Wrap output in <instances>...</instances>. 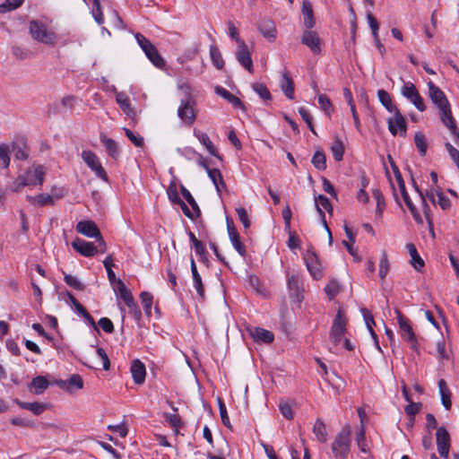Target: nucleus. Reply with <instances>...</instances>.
<instances>
[{
    "label": "nucleus",
    "instance_id": "nucleus-5",
    "mask_svg": "<svg viewBox=\"0 0 459 459\" xmlns=\"http://www.w3.org/2000/svg\"><path fill=\"white\" fill-rule=\"evenodd\" d=\"M394 313L396 315L397 323L399 325V332L401 337L403 341L407 342L410 348L418 352L419 351V342L418 339L415 335V333L411 325V321L407 318L400 309L395 308Z\"/></svg>",
    "mask_w": 459,
    "mask_h": 459
},
{
    "label": "nucleus",
    "instance_id": "nucleus-31",
    "mask_svg": "<svg viewBox=\"0 0 459 459\" xmlns=\"http://www.w3.org/2000/svg\"><path fill=\"white\" fill-rule=\"evenodd\" d=\"M437 384L441 396V403L446 410H450L452 406L450 390L444 379H439Z\"/></svg>",
    "mask_w": 459,
    "mask_h": 459
},
{
    "label": "nucleus",
    "instance_id": "nucleus-53",
    "mask_svg": "<svg viewBox=\"0 0 459 459\" xmlns=\"http://www.w3.org/2000/svg\"><path fill=\"white\" fill-rule=\"evenodd\" d=\"M372 195L377 201V214L381 216L385 206L384 196L379 189H374Z\"/></svg>",
    "mask_w": 459,
    "mask_h": 459
},
{
    "label": "nucleus",
    "instance_id": "nucleus-9",
    "mask_svg": "<svg viewBox=\"0 0 459 459\" xmlns=\"http://www.w3.org/2000/svg\"><path fill=\"white\" fill-rule=\"evenodd\" d=\"M195 100L191 95L186 96V98L180 101V105L178 108V116L186 126H191L195 121Z\"/></svg>",
    "mask_w": 459,
    "mask_h": 459
},
{
    "label": "nucleus",
    "instance_id": "nucleus-1",
    "mask_svg": "<svg viewBox=\"0 0 459 459\" xmlns=\"http://www.w3.org/2000/svg\"><path fill=\"white\" fill-rule=\"evenodd\" d=\"M429 96L439 110L442 123L450 130L455 144L459 147V130L453 117L449 101L443 91L433 82H428Z\"/></svg>",
    "mask_w": 459,
    "mask_h": 459
},
{
    "label": "nucleus",
    "instance_id": "nucleus-22",
    "mask_svg": "<svg viewBox=\"0 0 459 459\" xmlns=\"http://www.w3.org/2000/svg\"><path fill=\"white\" fill-rule=\"evenodd\" d=\"M194 135L206 148V150L208 151V152L211 155L221 160V156L218 152L216 147L214 146V144L212 143V142L211 141L210 137L208 136V134L206 133H203V132L195 130Z\"/></svg>",
    "mask_w": 459,
    "mask_h": 459
},
{
    "label": "nucleus",
    "instance_id": "nucleus-39",
    "mask_svg": "<svg viewBox=\"0 0 459 459\" xmlns=\"http://www.w3.org/2000/svg\"><path fill=\"white\" fill-rule=\"evenodd\" d=\"M414 143L420 156H425L428 149V143L425 135L420 132H417L414 135Z\"/></svg>",
    "mask_w": 459,
    "mask_h": 459
},
{
    "label": "nucleus",
    "instance_id": "nucleus-25",
    "mask_svg": "<svg viewBox=\"0 0 459 459\" xmlns=\"http://www.w3.org/2000/svg\"><path fill=\"white\" fill-rule=\"evenodd\" d=\"M280 87L288 99H294V82L288 73L282 74Z\"/></svg>",
    "mask_w": 459,
    "mask_h": 459
},
{
    "label": "nucleus",
    "instance_id": "nucleus-63",
    "mask_svg": "<svg viewBox=\"0 0 459 459\" xmlns=\"http://www.w3.org/2000/svg\"><path fill=\"white\" fill-rule=\"evenodd\" d=\"M238 220L241 221L245 229H248L251 225V221L248 218L247 210L244 207L236 208Z\"/></svg>",
    "mask_w": 459,
    "mask_h": 459
},
{
    "label": "nucleus",
    "instance_id": "nucleus-28",
    "mask_svg": "<svg viewBox=\"0 0 459 459\" xmlns=\"http://www.w3.org/2000/svg\"><path fill=\"white\" fill-rule=\"evenodd\" d=\"M406 247L411 255V264L413 266L415 270L420 271L424 267L425 263L423 259L420 256L415 245L412 243H408L406 245Z\"/></svg>",
    "mask_w": 459,
    "mask_h": 459
},
{
    "label": "nucleus",
    "instance_id": "nucleus-13",
    "mask_svg": "<svg viewBox=\"0 0 459 459\" xmlns=\"http://www.w3.org/2000/svg\"><path fill=\"white\" fill-rule=\"evenodd\" d=\"M82 158L88 167L95 172L97 177L107 181L108 177L105 169L101 166L97 155L91 151H83L82 152Z\"/></svg>",
    "mask_w": 459,
    "mask_h": 459
},
{
    "label": "nucleus",
    "instance_id": "nucleus-15",
    "mask_svg": "<svg viewBox=\"0 0 459 459\" xmlns=\"http://www.w3.org/2000/svg\"><path fill=\"white\" fill-rule=\"evenodd\" d=\"M304 260L312 277L315 280L321 279L323 277V272L316 252L312 249H307L304 255Z\"/></svg>",
    "mask_w": 459,
    "mask_h": 459
},
{
    "label": "nucleus",
    "instance_id": "nucleus-32",
    "mask_svg": "<svg viewBox=\"0 0 459 459\" xmlns=\"http://www.w3.org/2000/svg\"><path fill=\"white\" fill-rule=\"evenodd\" d=\"M215 91L216 93H218L220 96L227 100L230 104H232L234 108H244L241 100L237 96L230 92L228 90L221 86H217Z\"/></svg>",
    "mask_w": 459,
    "mask_h": 459
},
{
    "label": "nucleus",
    "instance_id": "nucleus-52",
    "mask_svg": "<svg viewBox=\"0 0 459 459\" xmlns=\"http://www.w3.org/2000/svg\"><path fill=\"white\" fill-rule=\"evenodd\" d=\"M422 404L420 403H408L405 406L404 411L406 414L411 418V422L414 420V416L420 411Z\"/></svg>",
    "mask_w": 459,
    "mask_h": 459
},
{
    "label": "nucleus",
    "instance_id": "nucleus-36",
    "mask_svg": "<svg viewBox=\"0 0 459 459\" xmlns=\"http://www.w3.org/2000/svg\"><path fill=\"white\" fill-rule=\"evenodd\" d=\"M180 191L183 195V197L186 200V202L189 204V205L192 207L194 212L195 213L196 217H199L201 214L200 208L195 202V198L191 195V193L185 187V186H180Z\"/></svg>",
    "mask_w": 459,
    "mask_h": 459
},
{
    "label": "nucleus",
    "instance_id": "nucleus-42",
    "mask_svg": "<svg viewBox=\"0 0 459 459\" xmlns=\"http://www.w3.org/2000/svg\"><path fill=\"white\" fill-rule=\"evenodd\" d=\"M117 293L120 299L125 302V304L131 300L132 299H134L132 293L126 288V284L123 282L122 280L117 281Z\"/></svg>",
    "mask_w": 459,
    "mask_h": 459
},
{
    "label": "nucleus",
    "instance_id": "nucleus-19",
    "mask_svg": "<svg viewBox=\"0 0 459 459\" xmlns=\"http://www.w3.org/2000/svg\"><path fill=\"white\" fill-rule=\"evenodd\" d=\"M309 30L303 32L301 43L308 47L314 54H318L321 51L320 38L316 31Z\"/></svg>",
    "mask_w": 459,
    "mask_h": 459
},
{
    "label": "nucleus",
    "instance_id": "nucleus-59",
    "mask_svg": "<svg viewBox=\"0 0 459 459\" xmlns=\"http://www.w3.org/2000/svg\"><path fill=\"white\" fill-rule=\"evenodd\" d=\"M318 103L320 108L329 116L333 110V105L330 99L325 94H320L318 96Z\"/></svg>",
    "mask_w": 459,
    "mask_h": 459
},
{
    "label": "nucleus",
    "instance_id": "nucleus-49",
    "mask_svg": "<svg viewBox=\"0 0 459 459\" xmlns=\"http://www.w3.org/2000/svg\"><path fill=\"white\" fill-rule=\"evenodd\" d=\"M64 274H65L64 280L69 287H71L76 290H84V285L80 281V280L77 277L71 275V274L65 273H64Z\"/></svg>",
    "mask_w": 459,
    "mask_h": 459
},
{
    "label": "nucleus",
    "instance_id": "nucleus-24",
    "mask_svg": "<svg viewBox=\"0 0 459 459\" xmlns=\"http://www.w3.org/2000/svg\"><path fill=\"white\" fill-rule=\"evenodd\" d=\"M48 386V380L43 376H38L32 378L29 390L35 394H41Z\"/></svg>",
    "mask_w": 459,
    "mask_h": 459
},
{
    "label": "nucleus",
    "instance_id": "nucleus-21",
    "mask_svg": "<svg viewBox=\"0 0 459 459\" xmlns=\"http://www.w3.org/2000/svg\"><path fill=\"white\" fill-rule=\"evenodd\" d=\"M247 331L255 342L271 343L274 340L273 333L264 328L253 326L248 328Z\"/></svg>",
    "mask_w": 459,
    "mask_h": 459
},
{
    "label": "nucleus",
    "instance_id": "nucleus-12",
    "mask_svg": "<svg viewBox=\"0 0 459 459\" xmlns=\"http://www.w3.org/2000/svg\"><path fill=\"white\" fill-rule=\"evenodd\" d=\"M392 114L393 116L387 119L389 132L393 135H396L399 133L402 136H405L407 124L404 117L402 115L399 109L393 112Z\"/></svg>",
    "mask_w": 459,
    "mask_h": 459
},
{
    "label": "nucleus",
    "instance_id": "nucleus-10",
    "mask_svg": "<svg viewBox=\"0 0 459 459\" xmlns=\"http://www.w3.org/2000/svg\"><path fill=\"white\" fill-rule=\"evenodd\" d=\"M346 325L347 318L343 311L339 309L333 319L330 331V340L334 345H338L342 340V337L346 333Z\"/></svg>",
    "mask_w": 459,
    "mask_h": 459
},
{
    "label": "nucleus",
    "instance_id": "nucleus-37",
    "mask_svg": "<svg viewBox=\"0 0 459 459\" xmlns=\"http://www.w3.org/2000/svg\"><path fill=\"white\" fill-rule=\"evenodd\" d=\"M311 162L318 170H325L326 169V158L321 150H317L314 153Z\"/></svg>",
    "mask_w": 459,
    "mask_h": 459
},
{
    "label": "nucleus",
    "instance_id": "nucleus-20",
    "mask_svg": "<svg viewBox=\"0 0 459 459\" xmlns=\"http://www.w3.org/2000/svg\"><path fill=\"white\" fill-rule=\"evenodd\" d=\"M133 380L137 385H142L145 381L146 368L143 362L139 359H134L130 367Z\"/></svg>",
    "mask_w": 459,
    "mask_h": 459
},
{
    "label": "nucleus",
    "instance_id": "nucleus-29",
    "mask_svg": "<svg viewBox=\"0 0 459 459\" xmlns=\"http://www.w3.org/2000/svg\"><path fill=\"white\" fill-rule=\"evenodd\" d=\"M312 431L318 442L325 443L327 441L328 433L326 430V426L322 419L318 418L316 420Z\"/></svg>",
    "mask_w": 459,
    "mask_h": 459
},
{
    "label": "nucleus",
    "instance_id": "nucleus-7",
    "mask_svg": "<svg viewBox=\"0 0 459 459\" xmlns=\"http://www.w3.org/2000/svg\"><path fill=\"white\" fill-rule=\"evenodd\" d=\"M134 38L152 64L158 68H163L166 63L156 47L147 38L139 32L134 34Z\"/></svg>",
    "mask_w": 459,
    "mask_h": 459
},
{
    "label": "nucleus",
    "instance_id": "nucleus-43",
    "mask_svg": "<svg viewBox=\"0 0 459 459\" xmlns=\"http://www.w3.org/2000/svg\"><path fill=\"white\" fill-rule=\"evenodd\" d=\"M117 293L120 299L125 302V304L131 300L132 299H134L132 293L126 288V284L123 282L122 280L117 281Z\"/></svg>",
    "mask_w": 459,
    "mask_h": 459
},
{
    "label": "nucleus",
    "instance_id": "nucleus-61",
    "mask_svg": "<svg viewBox=\"0 0 459 459\" xmlns=\"http://www.w3.org/2000/svg\"><path fill=\"white\" fill-rule=\"evenodd\" d=\"M316 206L318 205L319 208L322 210V208L325 209L328 212H333V206L329 201V199L323 195H319L317 197L315 198Z\"/></svg>",
    "mask_w": 459,
    "mask_h": 459
},
{
    "label": "nucleus",
    "instance_id": "nucleus-30",
    "mask_svg": "<svg viewBox=\"0 0 459 459\" xmlns=\"http://www.w3.org/2000/svg\"><path fill=\"white\" fill-rule=\"evenodd\" d=\"M288 289L290 291V296L295 297L298 301L301 300V295H300V281L299 279V276L297 275H290L288 276L287 281Z\"/></svg>",
    "mask_w": 459,
    "mask_h": 459
},
{
    "label": "nucleus",
    "instance_id": "nucleus-35",
    "mask_svg": "<svg viewBox=\"0 0 459 459\" xmlns=\"http://www.w3.org/2000/svg\"><path fill=\"white\" fill-rule=\"evenodd\" d=\"M210 56L213 65L221 70L224 66V60L219 48L215 45L210 47Z\"/></svg>",
    "mask_w": 459,
    "mask_h": 459
},
{
    "label": "nucleus",
    "instance_id": "nucleus-16",
    "mask_svg": "<svg viewBox=\"0 0 459 459\" xmlns=\"http://www.w3.org/2000/svg\"><path fill=\"white\" fill-rule=\"evenodd\" d=\"M436 440L438 454L445 459L448 458L450 450V435L444 427H439L436 432Z\"/></svg>",
    "mask_w": 459,
    "mask_h": 459
},
{
    "label": "nucleus",
    "instance_id": "nucleus-34",
    "mask_svg": "<svg viewBox=\"0 0 459 459\" xmlns=\"http://www.w3.org/2000/svg\"><path fill=\"white\" fill-rule=\"evenodd\" d=\"M30 204L39 206L53 205L54 198L48 194H39L37 196H28Z\"/></svg>",
    "mask_w": 459,
    "mask_h": 459
},
{
    "label": "nucleus",
    "instance_id": "nucleus-46",
    "mask_svg": "<svg viewBox=\"0 0 459 459\" xmlns=\"http://www.w3.org/2000/svg\"><path fill=\"white\" fill-rule=\"evenodd\" d=\"M140 299H141L144 312L147 315H150L151 310H152V299H153L152 294L148 291H143L140 294Z\"/></svg>",
    "mask_w": 459,
    "mask_h": 459
},
{
    "label": "nucleus",
    "instance_id": "nucleus-50",
    "mask_svg": "<svg viewBox=\"0 0 459 459\" xmlns=\"http://www.w3.org/2000/svg\"><path fill=\"white\" fill-rule=\"evenodd\" d=\"M116 100L121 109L126 113H128L131 110L130 108V100L125 92H118L116 95Z\"/></svg>",
    "mask_w": 459,
    "mask_h": 459
},
{
    "label": "nucleus",
    "instance_id": "nucleus-23",
    "mask_svg": "<svg viewBox=\"0 0 459 459\" xmlns=\"http://www.w3.org/2000/svg\"><path fill=\"white\" fill-rule=\"evenodd\" d=\"M301 11L305 27L307 29H312L316 24L312 4L308 0H303Z\"/></svg>",
    "mask_w": 459,
    "mask_h": 459
},
{
    "label": "nucleus",
    "instance_id": "nucleus-58",
    "mask_svg": "<svg viewBox=\"0 0 459 459\" xmlns=\"http://www.w3.org/2000/svg\"><path fill=\"white\" fill-rule=\"evenodd\" d=\"M10 422L13 426L22 427V428H34L35 423L33 420L25 419V418H20V417H14L10 420Z\"/></svg>",
    "mask_w": 459,
    "mask_h": 459
},
{
    "label": "nucleus",
    "instance_id": "nucleus-44",
    "mask_svg": "<svg viewBox=\"0 0 459 459\" xmlns=\"http://www.w3.org/2000/svg\"><path fill=\"white\" fill-rule=\"evenodd\" d=\"M11 149L8 144H0V160L2 161L3 168L7 169L10 165Z\"/></svg>",
    "mask_w": 459,
    "mask_h": 459
},
{
    "label": "nucleus",
    "instance_id": "nucleus-55",
    "mask_svg": "<svg viewBox=\"0 0 459 459\" xmlns=\"http://www.w3.org/2000/svg\"><path fill=\"white\" fill-rule=\"evenodd\" d=\"M356 442L359 446V449L362 453L368 452V445L366 443L365 429L363 427H361V429L356 434Z\"/></svg>",
    "mask_w": 459,
    "mask_h": 459
},
{
    "label": "nucleus",
    "instance_id": "nucleus-3",
    "mask_svg": "<svg viewBox=\"0 0 459 459\" xmlns=\"http://www.w3.org/2000/svg\"><path fill=\"white\" fill-rule=\"evenodd\" d=\"M351 427L345 425L335 436L332 445V453L335 459H347L351 449Z\"/></svg>",
    "mask_w": 459,
    "mask_h": 459
},
{
    "label": "nucleus",
    "instance_id": "nucleus-40",
    "mask_svg": "<svg viewBox=\"0 0 459 459\" xmlns=\"http://www.w3.org/2000/svg\"><path fill=\"white\" fill-rule=\"evenodd\" d=\"M341 287L337 281H330L325 287V292L329 299H333L340 292Z\"/></svg>",
    "mask_w": 459,
    "mask_h": 459
},
{
    "label": "nucleus",
    "instance_id": "nucleus-18",
    "mask_svg": "<svg viewBox=\"0 0 459 459\" xmlns=\"http://www.w3.org/2000/svg\"><path fill=\"white\" fill-rule=\"evenodd\" d=\"M259 32L270 42H273L277 37L276 26L271 19L264 18L257 24Z\"/></svg>",
    "mask_w": 459,
    "mask_h": 459
},
{
    "label": "nucleus",
    "instance_id": "nucleus-27",
    "mask_svg": "<svg viewBox=\"0 0 459 459\" xmlns=\"http://www.w3.org/2000/svg\"><path fill=\"white\" fill-rule=\"evenodd\" d=\"M14 403L21 408L24 410H28L34 413L35 415L42 414L46 410V405L38 402L34 403H27L22 402L19 399H15Z\"/></svg>",
    "mask_w": 459,
    "mask_h": 459
},
{
    "label": "nucleus",
    "instance_id": "nucleus-38",
    "mask_svg": "<svg viewBox=\"0 0 459 459\" xmlns=\"http://www.w3.org/2000/svg\"><path fill=\"white\" fill-rule=\"evenodd\" d=\"M331 151H332L333 159L336 161H341L343 159L344 145L339 138H336L334 140V142L333 143V144L331 146Z\"/></svg>",
    "mask_w": 459,
    "mask_h": 459
},
{
    "label": "nucleus",
    "instance_id": "nucleus-51",
    "mask_svg": "<svg viewBox=\"0 0 459 459\" xmlns=\"http://www.w3.org/2000/svg\"><path fill=\"white\" fill-rule=\"evenodd\" d=\"M167 194L169 201L175 204L182 203V199L179 197L178 193L177 185L175 182H171L167 189Z\"/></svg>",
    "mask_w": 459,
    "mask_h": 459
},
{
    "label": "nucleus",
    "instance_id": "nucleus-26",
    "mask_svg": "<svg viewBox=\"0 0 459 459\" xmlns=\"http://www.w3.org/2000/svg\"><path fill=\"white\" fill-rule=\"evenodd\" d=\"M100 143L104 145L108 154L112 158L117 159L119 156V149L117 143L113 139L108 138L104 134H100Z\"/></svg>",
    "mask_w": 459,
    "mask_h": 459
},
{
    "label": "nucleus",
    "instance_id": "nucleus-11",
    "mask_svg": "<svg viewBox=\"0 0 459 459\" xmlns=\"http://www.w3.org/2000/svg\"><path fill=\"white\" fill-rule=\"evenodd\" d=\"M401 93L404 98L410 100L419 111H425L426 106L424 104L423 99L412 82H403Z\"/></svg>",
    "mask_w": 459,
    "mask_h": 459
},
{
    "label": "nucleus",
    "instance_id": "nucleus-45",
    "mask_svg": "<svg viewBox=\"0 0 459 459\" xmlns=\"http://www.w3.org/2000/svg\"><path fill=\"white\" fill-rule=\"evenodd\" d=\"M24 0H5L0 4V13H5L20 7Z\"/></svg>",
    "mask_w": 459,
    "mask_h": 459
},
{
    "label": "nucleus",
    "instance_id": "nucleus-48",
    "mask_svg": "<svg viewBox=\"0 0 459 459\" xmlns=\"http://www.w3.org/2000/svg\"><path fill=\"white\" fill-rule=\"evenodd\" d=\"M75 99L74 96L68 95L64 97L60 101V107L57 108V112H66L73 109Z\"/></svg>",
    "mask_w": 459,
    "mask_h": 459
},
{
    "label": "nucleus",
    "instance_id": "nucleus-62",
    "mask_svg": "<svg viewBox=\"0 0 459 459\" xmlns=\"http://www.w3.org/2000/svg\"><path fill=\"white\" fill-rule=\"evenodd\" d=\"M68 386H70V391L74 389H82L83 387V380L80 375L74 374L67 379Z\"/></svg>",
    "mask_w": 459,
    "mask_h": 459
},
{
    "label": "nucleus",
    "instance_id": "nucleus-57",
    "mask_svg": "<svg viewBox=\"0 0 459 459\" xmlns=\"http://www.w3.org/2000/svg\"><path fill=\"white\" fill-rule=\"evenodd\" d=\"M163 416L165 420L169 422L172 428L178 429L181 427V420L178 414L165 412Z\"/></svg>",
    "mask_w": 459,
    "mask_h": 459
},
{
    "label": "nucleus",
    "instance_id": "nucleus-47",
    "mask_svg": "<svg viewBox=\"0 0 459 459\" xmlns=\"http://www.w3.org/2000/svg\"><path fill=\"white\" fill-rule=\"evenodd\" d=\"M253 90L259 95L264 100H270L272 96L268 88L260 82H255L252 85Z\"/></svg>",
    "mask_w": 459,
    "mask_h": 459
},
{
    "label": "nucleus",
    "instance_id": "nucleus-64",
    "mask_svg": "<svg viewBox=\"0 0 459 459\" xmlns=\"http://www.w3.org/2000/svg\"><path fill=\"white\" fill-rule=\"evenodd\" d=\"M108 429L118 434L120 437H126L128 433V429L125 422L117 425H108Z\"/></svg>",
    "mask_w": 459,
    "mask_h": 459
},
{
    "label": "nucleus",
    "instance_id": "nucleus-6",
    "mask_svg": "<svg viewBox=\"0 0 459 459\" xmlns=\"http://www.w3.org/2000/svg\"><path fill=\"white\" fill-rule=\"evenodd\" d=\"M29 30L32 39L38 42L48 46H54L57 41L56 34L39 21H30Z\"/></svg>",
    "mask_w": 459,
    "mask_h": 459
},
{
    "label": "nucleus",
    "instance_id": "nucleus-14",
    "mask_svg": "<svg viewBox=\"0 0 459 459\" xmlns=\"http://www.w3.org/2000/svg\"><path fill=\"white\" fill-rule=\"evenodd\" d=\"M238 62L250 74L254 72L251 53L245 41H238V49L235 53Z\"/></svg>",
    "mask_w": 459,
    "mask_h": 459
},
{
    "label": "nucleus",
    "instance_id": "nucleus-56",
    "mask_svg": "<svg viewBox=\"0 0 459 459\" xmlns=\"http://www.w3.org/2000/svg\"><path fill=\"white\" fill-rule=\"evenodd\" d=\"M194 287L197 292L198 297L204 300L205 298L204 287L202 281V277L200 274L192 276Z\"/></svg>",
    "mask_w": 459,
    "mask_h": 459
},
{
    "label": "nucleus",
    "instance_id": "nucleus-4",
    "mask_svg": "<svg viewBox=\"0 0 459 459\" xmlns=\"http://www.w3.org/2000/svg\"><path fill=\"white\" fill-rule=\"evenodd\" d=\"M414 187L416 189V191L420 194V197H421V200H422V203H423V206H424V214L426 216V219L428 221V222L430 224L431 223V221H430V218H429V205L427 204L426 203V197L429 198V200L433 204H439V206L443 209V210H447L450 208L451 206V203H450V200L447 196H446L441 191L439 190H435L434 187H430L429 189L426 190V193L423 194L418 186H416L414 185Z\"/></svg>",
    "mask_w": 459,
    "mask_h": 459
},
{
    "label": "nucleus",
    "instance_id": "nucleus-41",
    "mask_svg": "<svg viewBox=\"0 0 459 459\" xmlns=\"http://www.w3.org/2000/svg\"><path fill=\"white\" fill-rule=\"evenodd\" d=\"M206 172H207L209 178H211V180L212 181L213 185L215 186L216 189L218 191H220V185H221L223 186H225L220 169H210Z\"/></svg>",
    "mask_w": 459,
    "mask_h": 459
},
{
    "label": "nucleus",
    "instance_id": "nucleus-60",
    "mask_svg": "<svg viewBox=\"0 0 459 459\" xmlns=\"http://www.w3.org/2000/svg\"><path fill=\"white\" fill-rule=\"evenodd\" d=\"M125 134L127 138L136 146L143 147V138L137 134H134L128 128H124Z\"/></svg>",
    "mask_w": 459,
    "mask_h": 459
},
{
    "label": "nucleus",
    "instance_id": "nucleus-33",
    "mask_svg": "<svg viewBox=\"0 0 459 459\" xmlns=\"http://www.w3.org/2000/svg\"><path fill=\"white\" fill-rule=\"evenodd\" d=\"M377 97L381 104L386 108L388 112L391 114L396 110H398V108L393 103L391 96L389 93L385 90H378L377 91Z\"/></svg>",
    "mask_w": 459,
    "mask_h": 459
},
{
    "label": "nucleus",
    "instance_id": "nucleus-17",
    "mask_svg": "<svg viewBox=\"0 0 459 459\" xmlns=\"http://www.w3.org/2000/svg\"><path fill=\"white\" fill-rule=\"evenodd\" d=\"M72 247L82 255L91 257L100 252L99 244L94 245L91 242H87L83 239L76 238L72 242Z\"/></svg>",
    "mask_w": 459,
    "mask_h": 459
},
{
    "label": "nucleus",
    "instance_id": "nucleus-8",
    "mask_svg": "<svg viewBox=\"0 0 459 459\" xmlns=\"http://www.w3.org/2000/svg\"><path fill=\"white\" fill-rule=\"evenodd\" d=\"M76 231L80 234H82L88 238H96V242L99 244L100 252H106V242L97 226V224L92 221H81L76 225Z\"/></svg>",
    "mask_w": 459,
    "mask_h": 459
},
{
    "label": "nucleus",
    "instance_id": "nucleus-2",
    "mask_svg": "<svg viewBox=\"0 0 459 459\" xmlns=\"http://www.w3.org/2000/svg\"><path fill=\"white\" fill-rule=\"evenodd\" d=\"M46 169L42 165H33L29 168L23 174L17 177L13 182V191L18 192L21 188L27 186L42 185Z\"/></svg>",
    "mask_w": 459,
    "mask_h": 459
},
{
    "label": "nucleus",
    "instance_id": "nucleus-54",
    "mask_svg": "<svg viewBox=\"0 0 459 459\" xmlns=\"http://www.w3.org/2000/svg\"><path fill=\"white\" fill-rule=\"evenodd\" d=\"M389 261L387 255L383 253L379 262V277L385 279L389 272Z\"/></svg>",
    "mask_w": 459,
    "mask_h": 459
}]
</instances>
